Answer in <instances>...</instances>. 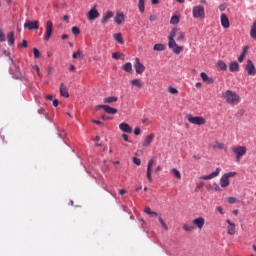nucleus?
<instances>
[{"label":"nucleus","mask_w":256,"mask_h":256,"mask_svg":"<svg viewBox=\"0 0 256 256\" xmlns=\"http://www.w3.org/2000/svg\"><path fill=\"white\" fill-rule=\"evenodd\" d=\"M101 118H102L103 120H109V119H110V117H109L108 115H106V114H103V115L101 116Z\"/></svg>","instance_id":"obj_59"},{"label":"nucleus","mask_w":256,"mask_h":256,"mask_svg":"<svg viewBox=\"0 0 256 256\" xmlns=\"http://www.w3.org/2000/svg\"><path fill=\"white\" fill-rule=\"evenodd\" d=\"M200 78H202V81H204L208 85H211L215 82V80L212 77H209L207 73L204 72L200 73Z\"/></svg>","instance_id":"obj_16"},{"label":"nucleus","mask_w":256,"mask_h":256,"mask_svg":"<svg viewBox=\"0 0 256 256\" xmlns=\"http://www.w3.org/2000/svg\"><path fill=\"white\" fill-rule=\"evenodd\" d=\"M124 71L126 73H131L132 71V63L131 62H127L124 67H123Z\"/></svg>","instance_id":"obj_36"},{"label":"nucleus","mask_w":256,"mask_h":256,"mask_svg":"<svg viewBox=\"0 0 256 256\" xmlns=\"http://www.w3.org/2000/svg\"><path fill=\"white\" fill-rule=\"evenodd\" d=\"M134 68L137 74L141 75L145 71V66L141 63L139 58L135 59Z\"/></svg>","instance_id":"obj_9"},{"label":"nucleus","mask_w":256,"mask_h":256,"mask_svg":"<svg viewBox=\"0 0 256 256\" xmlns=\"http://www.w3.org/2000/svg\"><path fill=\"white\" fill-rule=\"evenodd\" d=\"M204 185V182H200V184L195 188V191L198 192Z\"/></svg>","instance_id":"obj_53"},{"label":"nucleus","mask_w":256,"mask_h":256,"mask_svg":"<svg viewBox=\"0 0 256 256\" xmlns=\"http://www.w3.org/2000/svg\"><path fill=\"white\" fill-rule=\"evenodd\" d=\"M187 120L193 125H205L207 123V120H205L202 116H193L192 114L187 115Z\"/></svg>","instance_id":"obj_4"},{"label":"nucleus","mask_w":256,"mask_h":256,"mask_svg":"<svg viewBox=\"0 0 256 256\" xmlns=\"http://www.w3.org/2000/svg\"><path fill=\"white\" fill-rule=\"evenodd\" d=\"M174 177H177L178 179L182 178L181 172H179L176 168L171 169L170 171Z\"/></svg>","instance_id":"obj_34"},{"label":"nucleus","mask_w":256,"mask_h":256,"mask_svg":"<svg viewBox=\"0 0 256 256\" xmlns=\"http://www.w3.org/2000/svg\"><path fill=\"white\" fill-rule=\"evenodd\" d=\"M72 57L75 58V59H77V58H79V57H82L81 51L78 50L77 52L73 53V54H72Z\"/></svg>","instance_id":"obj_47"},{"label":"nucleus","mask_w":256,"mask_h":256,"mask_svg":"<svg viewBox=\"0 0 256 256\" xmlns=\"http://www.w3.org/2000/svg\"><path fill=\"white\" fill-rule=\"evenodd\" d=\"M248 51H249V46H244V48H242V52H241L240 56L238 57L239 63H242L244 61V58L246 57V54Z\"/></svg>","instance_id":"obj_24"},{"label":"nucleus","mask_w":256,"mask_h":256,"mask_svg":"<svg viewBox=\"0 0 256 256\" xmlns=\"http://www.w3.org/2000/svg\"><path fill=\"white\" fill-rule=\"evenodd\" d=\"M226 223L228 224L227 226V231L230 236H234L236 234V226L233 222H231L229 219H227Z\"/></svg>","instance_id":"obj_14"},{"label":"nucleus","mask_w":256,"mask_h":256,"mask_svg":"<svg viewBox=\"0 0 256 256\" xmlns=\"http://www.w3.org/2000/svg\"><path fill=\"white\" fill-rule=\"evenodd\" d=\"M14 32L13 31H10L9 33H8V35H7V38H8V44L10 45V46H14V44H15V37H14Z\"/></svg>","instance_id":"obj_29"},{"label":"nucleus","mask_w":256,"mask_h":256,"mask_svg":"<svg viewBox=\"0 0 256 256\" xmlns=\"http://www.w3.org/2000/svg\"><path fill=\"white\" fill-rule=\"evenodd\" d=\"M159 221H160V223H161L162 228H163L165 231H167V230H168V226H167V224L165 223L164 219H163L161 216L159 217Z\"/></svg>","instance_id":"obj_40"},{"label":"nucleus","mask_w":256,"mask_h":256,"mask_svg":"<svg viewBox=\"0 0 256 256\" xmlns=\"http://www.w3.org/2000/svg\"><path fill=\"white\" fill-rule=\"evenodd\" d=\"M19 48H27V40H23V42H21L19 45H18Z\"/></svg>","instance_id":"obj_49"},{"label":"nucleus","mask_w":256,"mask_h":256,"mask_svg":"<svg viewBox=\"0 0 256 256\" xmlns=\"http://www.w3.org/2000/svg\"><path fill=\"white\" fill-rule=\"evenodd\" d=\"M216 211H218L221 215H224V210L222 206L216 207Z\"/></svg>","instance_id":"obj_51"},{"label":"nucleus","mask_w":256,"mask_h":256,"mask_svg":"<svg viewBox=\"0 0 256 256\" xmlns=\"http://www.w3.org/2000/svg\"><path fill=\"white\" fill-rule=\"evenodd\" d=\"M117 101H118V98L115 96L104 98V100H103V102L106 104L117 103Z\"/></svg>","instance_id":"obj_31"},{"label":"nucleus","mask_w":256,"mask_h":256,"mask_svg":"<svg viewBox=\"0 0 256 256\" xmlns=\"http://www.w3.org/2000/svg\"><path fill=\"white\" fill-rule=\"evenodd\" d=\"M114 17V12L113 11H106V13L103 15V17H102V20H101V23L103 24V25H105L106 23H107V21L109 20V19H111V18H113Z\"/></svg>","instance_id":"obj_17"},{"label":"nucleus","mask_w":256,"mask_h":256,"mask_svg":"<svg viewBox=\"0 0 256 256\" xmlns=\"http://www.w3.org/2000/svg\"><path fill=\"white\" fill-rule=\"evenodd\" d=\"M168 91L171 95H177L178 94V90L174 87H171V86L168 88Z\"/></svg>","instance_id":"obj_41"},{"label":"nucleus","mask_w":256,"mask_h":256,"mask_svg":"<svg viewBox=\"0 0 256 256\" xmlns=\"http://www.w3.org/2000/svg\"><path fill=\"white\" fill-rule=\"evenodd\" d=\"M113 39L116 40V42H119L120 44L125 43V41L123 39V36H122V33L113 34Z\"/></svg>","instance_id":"obj_30"},{"label":"nucleus","mask_w":256,"mask_h":256,"mask_svg":"<svg viewBox=\"0 0 256 256\" xmlns=\"http://www.w3.org/2000/svg\"><path fill=\"white\" fill-rule=\"evenodd\" d=\"M99 16H100V14L96 8L89 10L87 13L88 21H94V20L98 19Z\"/></svg>","instance_id":"obj_10"},{"label":"nucleus","mask_w":256,"mask_h":256,"mask_svg":"<svg viewBox=\"0 0 256 256\" xmlns=\"http://www.w3.org/2000/svg\"><path fill=\"white\" fill-rule=\"evenodd\" d=\"M195 228L202 230L205 224V219L203 217L195 218L192 221Z\"/></svg>","instance_id":"obj_11"},{"label":"nucleus","mask_w":256,"mask_h":256,"mask_svg":"<svg viewBox=\"0 0 256 256\" xmlns=\"http://www.w3.org/2000/svg\"><path fill=\"white\" fill-rule=\"evenodd\" d=\"M154 165H155V159L152 158L150 159V161H148L147 171H146V177H147V180L150 181V183H152V168Z\"/></svg>","instance_id":"obj_7"},{"label":"nucleus","mask_w":256,"mask_h":256,"mask_svg":"<svg viewBox=\"0 0 256 256\" xmlns=\"http://www.w3.org/2000/svg\"><path fill=\"white\" fill-rule=\"evenodd\" d=\"M177 36V41H182L185 38V35L182 31H179L178 28H173L168 36V47L173 51L174 54L179 55L184 50L183 46H178L175 37Z\"/></svg>","instance_id":"obj_1"},{"label":"nucleus","mask_w":256,"mask_h":256,"mask_svg":"<svg viewBox=\"0 0 256 256\" xmlns=\"http://www.w3.org/2000/svg\"><path fill=\"white\" fill-rule=\"evenodd\" d=\"M145 213L147 215L155 214V211H152L150 207L145 208Z\"/></svg>","instance_id":"obj_50"},{"label":"nucleus","mask_w":256,"mask_h":256,"mask_svg":"<svg viewBox=\"0 0 256 256\" xmlns=\"http://www.w3.org/2000/svg\"><path fill=\"white\" fill-rule=\"evenodd\" d=\"M220 21H221V25H222L223 28L227 29V28L230 27L229 19H228L226 14L221 15V20Z\"/></svg>","instance_id":"obj_20"},{"label":"nucleus","mask_w":256,"mask_h":256,"mask_svg":"<svg viewBox=\"0 0 256 256\" xmlns=\"http://www.w3.org/2000/svg\"><path fill=\"white\" fill-rule=\"evenodd\" d=\"M134 134H135L136 136L140 135V134H141V129H140L139 127L135 128V129H134Z\"/></svg>","instance_id":"obj_52"},{"label":"nucleus","mask_w":256,"mask_h":256,"mask_svg":"<svg viewBox=\"0 0 256 256\" xmlns=\"http://www.w3.org/2000/svg\"><path fill=\"white\" fill-rule=\"evenodd\" d=\"M125 21V15L120 12L117 13V16L114 17V22H116L117 25H121Z\"/></svg>","instance_id":"obj_22"},{"label":"nucleus","mask_w":256,"mask_h":256,"mask_svg":"<svg viewBox=\"0 0 256 256\" xmlns=\"http://www.w3.org/2000/svg\"><path fill=\"white\" fill-rule=\"evenodd\" d=\"M69 71H70V72L75 71V66H74V65H70Z\"/></svg>","instance_id":"obj_64"},{"label":"nucleus","mask_w":256,"mask_h":256,"mask_svg":"<svg viewBox=\"0 0 256 256\" xmlns=\"http://www.w3.org/2000/svg\"><path fill=\"white\" fill-rule=\"evenodd\" d=\"M130 85L133 87H136L138 89H141L143 87V83L140 79H132L130 80Z\"/></svg>","instance_id":"obj_23"},{"label":"nucleus","mask_w":256,"mask_h":256,"mask_svg":"<svg viewBox=\"0 0 256 256\" xmlns=\"http://www.w3.org/2000/svg\"><path fill=\"white\" fill-rule=\"evenodd\" d=\"M193 17L194 19H204L205 17L204 7L201 5L195 6L193 8Z\"/></svg>","instance_id":"obj_5"},{"label":"nucleus","mask_w":256,"mask_h":256,"mask_svg":"<svg viewBox=\"0 0 256 256\" xmlns=\"http://www.w3.org/2000/svg\"><path fill=\"white\" fill-rule=\"evenodd\" d=\"M122 139H124V141L128 142V136L126 134H122Z\"/></svg>","instance_id":"obj_60"},{"label":"nucleus","mask_w":256,"mask_h":256,"mask_svg":"<svg viewBox=\"0 0 256 256\" xmlns=\"http://www.w3.org/2000/svg\"><path fill=\"white\" fill-rule=\"evenodd\" d=\"M24 28H28V30H38L39 29V21H30L27 20L24 24Z\"/></svg>","instance_id":"obj_12"},{"label":"nucleus","mask_w":256,"mask_h":256,"mask_svg":"<svg viewBox=\"0 0 256 256\" xmlns=\"http://www.w3.org/2000/svg\"><path fill=\"white\" fill-rule=\"evenodd\" d=\"M58 105H59L58 99H54V100H53V106H54V107H58Z\"/></svg>","instance_id":"obj_56"},{"label":"nucleus","mask_w":256,"mask_h":256,"mask_svg":"<svg viewBox=\"0 0 256 256\" xmlns=\"http://www.w3.org/2000/svg\"><path fill=\"white\" fill-rule=\"evenodd\" d=\"M68 37H69V36H68L67 34H63V35L61 36V39H62V40H67Z\"/></svg>","instance_id":"obj_61"},{"label":"nucleus","mask_w":256,"mask_h":256,"mask_svg":"<svg viewBox=\"0 0 256 256\" xmlns=\"http://www.w3.org/2000/svg\"><path fill=\"white\" fill-rule=\"evenodd\" d=\"M123 56V54H121V53H114V54H112V58H114V59H121V57Z\"/></svg>","instance_id":"obj_48"},{"label":"nucleus","mask_w":256,"mask_h":256,"mask_svg":"<svg viewBox=\"0 0 256 256\" xmlns=\"http://www.w3.org/2000/svg\"><path fill=\"white\" fill-rule=\"evenodd\" d=\"M220 174V168H216V170L213 172V173H210L208 175H204L202 177H200V179H203V180H211L215 177H218Z\"/></svg>","instance_id":"obj_15"},{"label":"nucleus","mask_w":256,"mask_h":256,"mask_svg":"<svg viewBox=\"0 0 256 256\" xmlns=\"http://www.w3.org/2000/svg\"><path fill=\"white\" fill-rule=\"evenodd\" d=\"M138 9L140 13H144L145 10V0L138 1Z\"/></svg>","instance_id":"obj_32"},{"label":"nucleus","mask_w":256,"mask_h":256,"mask_svg":"<svg viewBox=\"0 0 256 256\" xmlns=\"http://www.w3.org/2000/svg\"><path fill=\"white\" fill-rule=\"evenodd\" d=\"M250 37L256 40V20L253 22L252 26H250Z\"/></svg>","instance_id":"obj_28"},{"label":"nucleus","mask_w":256,"mask_h":256,"mask_svg":"<svg viewBox=\"0 0 256 256\" xmlns=\"http://www.w3.org/2000/svg\"><path fill=\"white\" fill-rule=\"evenodd\" d=\"M0 42L1 43L6 42V37H5V34H4L3 30H0Z\"/></svg>","instance_id":"obj_44"},{"label":"nucleus","mask_w":256,"mask_h":256,"mask_svg":"<svg viewBox=\"0 0 256 256\" xmlns=\"http://www.w3.org/2000/svg\"><path fill=\"white\" fill-rule=\"evenodd\" d=\"M222 98L226 103L232 106H236L237 104L241 103V97L233 91V90H226L222 93Z\"/></svg>","instance_id":"obj_2"},{"label":"nucleus","mask_w":256,"mask_h":256,"mask_svg":"<svg viewBox=\"0 0 256 256\" xmlns=\"http://www.w3.org/2000/svg\"><path fill=\"white\" fill-rule=\"evenodd\" d=\"M125 193H126L125 189H120V190H119V194H120V195H124Z\"/></svg>","instance_id":"obj_63"},{"label":"nucleus","mask_w":256,"mask_h":256,"mask_svg":"<svg viewBox=\"0 0 256 256\" xmlns=\"http://www.w3.org/2000/svg\"><path fill=\"white\" fill-rule=\"evenodd\" d=\"M132 163L136 164L137 166H141V159L140 158H132Z\"/></svg>","instance_id":"obj_45"},{"label":"nucleus","mask_w":256,"mask_h":256,"mask_svg":"<svg viewBox=\"0 0 256 256\" xmlns=\"http://www.w3.org/2000/svg\"><path fill=\"white\" fill-rule=\"evenodd\" d=\"M154 139H155V134H150L146 136L143 142V147H149Z\"/></svg>","instance_id":"obj_19"},{"label":"nucleus","mask_w":256,"mask_h":256,"mask_svg":"<svg viewBox=\"0 0 256 256\" xmlns=\"http://www.w3.org/2000/svg\"><path fill=\"white\" fill-rule=\"evenodd\" d=\"M229 69L231 73H235L239 71V64L236 61H232L229 64Z\"/></svg>","instance_id":"obj_26"},{"label":"nucleus","mask_w":256,"mask_h":256,"mask_svg":"<svg viewBox=\"0 0 256 256\" xmlns=\"http://www.w3.org/2000/svg\"><path fill=\"white\" fill-rule=\"evenodd\" d=\"M179 23V16L173 15L170 19L171 25H177Z\"/></svg>","instance_id":"obj_37"},{"label":"nucleus","mask_w":256,"mask_h":256,"mask_svg":"<svg viewBox=\"0 0 256 256\" xmlns=\"http://www.w3.org/2000/svg\"><path fill=\"white\" fill-rule=\"evenodd\" d=\"M231 151L234 155H236V160L238 162L241 161V158L247 153L245 146H232Z\"/></svg>","instance_id":"obj_3"},{"label":"nucleus","mask_w":256,"mask_h":256,"mask_svg":"<svg viewBox=\"0 0 256 256\" xmlns=\"http://www.w3.org/2000/svg\"><path fill=\"white\" fill-rule=\"evenodd\" d=\"M214 190L215 191H221L219 185L217 183H214Z\"/></svg>","instance_id":"obj_57"},{"label":"nucleus","mask_w":256,"mask_h":256,"mask_svg":"<svg viewBox=\"0 0 256 256\" xmlns=\"http://www.w3.org/2000/svg\"><path fill=\"white\" fill-rule=\"evenodd\" d=\"M92 123L103 126V123L100 120H92Z\"/></svg>","instance_id":"obj_55"},{"label":"nucleus","mask_w":256,"mask_h":256,"mask_svg":"<svg viewBox=\"0 0 256 256\" xmlns=\"http://www.w3.org/2000/svg\"><path fill=\"white\" fill-rule=\"evenodd\" d=\"M182 229H184V231H187V232H192L195 230V226H189L185 224L184 226H182Z\"/></svg>","instance_id":"obj_38"},{"label":"nucleus","mask_w":256,"mask_h":256,"mask_svg":"<svg viewBox=\"0 0 256 256\" xmlns=\"http://www.w3.org/2000/svg\"><path fill=\"white\" fill-rule=\"evenodd\" d=\"M59 91H60V95L62 97H65V98L69 97L68 89H67V86L65 84H60Z\"/></svg>","instance_id":"obj_21"},{"label":"nucleus","mask_w":256,"mask_h":256,"mask_svg":"<svg viewBox=\"0 0 256 256\" xmlns=\"http://www.w3.org/2000/svg\"><path fill=\"white\" fill-rule=\"evenodd\" d=\"M119 129L124 133H132L131 126L125 122L119 124Z\"/></svg>","instance_id":"obj_18"},{"label":"nucleus","mask_w":256,"mask_h":256,"mask_svg":"<svg viewBox=\"0 0 256 256\" xmlns=\"http://www.w3.org/2000/svg\"><path fill=\"white\" fill-rule=\"evenodd\" d=\"M156 20H157V16L156 15L150 16V21L151 22L156 21Z\"/></svg>","instance_id":"obj_58"},{"label":"nucleus","mask_w":256,"mask_h":256,"mask_svg":"<svg viewBox=\"0 0 256 256\" xmlns=\"http://www.w3.org/2000/svg\"><path fill=\"white\" fill-rule=\"evenodd\" d=\"M218 67L222 71H226L227 70V64L223 60H219L218 61Z\"/></svg>","instance_id":"obj_35"},{"label":"nucleus","mask_w":256,"mask_h":256,"mask_svg":"<svg viewBox=\"0 0 256 256\" xmlns=\"http://www.w3.org/2000/svg\"><path fill=\"white\" fill-rule=\"evenodd\" d=\"M151 3H152V5H158L159 4V0H152Z\"/></svg>","instance_id":"obj_62"},{"label":"nucleus","mask_w":256,"mask_h":256,"mask_svg":"<svg viewBox=\"0 0 256 256\" xmlns=\"http://www.w3.org/2000/svg\"><path fill=\"white\" fill-rule=\"evenodd\" d=\"M236 174H237L236 172H229V173H224L223 176L229 179L230 177H235Z\"/></svg>","instance_id":"obj_46"},{"label":"nucleus","mask_w":256,"mask_h":256,"mask_svg":"<svg viewBox=\"0 0 256 256\" xmlns=\"http://www.w3.org/2000/svg\"><path fill=\"white\" fill-rule=\"evenodd\" d=\"M51 35H53V22L48 21L46 22V26H45V34H44V41H49V39L51 38Z\"/></svg>","instance_id":"obj_6"},{"label":"nucleus","mask_w":256,"mask_h":256,"mask_svg":"<svg viewBox=\"0 0 256 256\" xmlns=\"http://www.w3.org/2000/svg\"><path fill=\"white\" fill-rule=\"evenodd\" d=\"M246 72L249 76H255L256 75V68L252 62V60H247L246 63Z\"/></svg>","instance_id":"obj_8"},{"label":"nucleus","mask_w":256,"mask_h":256,"mask_svg":"<svg viewBox=\"0 0 256 256\" xmlns=\"http://www.w3.org/2000/svg\"><path fill=\"white\" fill-rule=\"evenodd\" d=\"M98 108H102L103 111H105L106 113L110 114V115H115L118 113V110L114 107L111 106H107V105H98Z\"/></svg>","instance_id":"obj_13"},{"label":"nucleus","mask_w":256,"mask_h":256,"mask_svg":"<svg viewBox=\"0 0 256 256\" xmlns=\"http://www.w3.org/2000/svg\"><path fill=\"white\" fill-rule=\"evenodd\" d=\"M33 54L36 59L40 58L41 54L37 48H33Z\"/></svg>","instance_id":"obj_43"},{"label":"nucleus","mask_w":256,"mask_h":256,"mask_svg":"<svg viewBox=\"0 0 256 256\" xmlns=\"http://www.w3.org/2000/svg\"><path fill=\"white\" fill-rule=\"evenodd\" d=\"M71 32H72V34H74V35H80L81 30H80L79 27L74 26V27L71 28Z\"/></svg>","instance_id":"obj_39"},{"label":"nucleus","mask_w":256,"mask_h":256,"mask_svg":"<svg viewBox=\"0 0 256 256\" xmlns=\"http://www.w3.org/2000/svg\"><path fill=\"white\" fill-rule=\"evenodd\" d=\"M212 147L213 149H220V150H224L227 151V147L225 146L224 143H220L218 141H215L214 143H212Z\"/></svg>","instance_id":"obj_25"},{"label":"nucleus","mask_w":256,"mask_h":256,"mask_svg":"<svg viewBox=\"0 0 256 256\" xmlns=\"http://www.w3.org/2000/svg\"><path fill=\"white\" fill-rule=\"evenodd\" d=\"M34 70L36 71L38 76H41L40 75V68H39V66H34Z\"/></svg>","instance_id":"obj_54"},{"label":"nucleus","mask_w":256,"mask_h":256,"mask_svg":"<svg viewBox=\"0 0 256 256\" xmlns=\"http://www.w3.org/2000/svg\"><path fill=\"white\" fill-rule=\"evenodd\" d=\"M165 49H166V46L163 44H156L153 47L154 51H165Z\"/></svg>","instance_id":"obj_33"},{"label":"nucleus","mask_w":256,"mask_h":256,"mask_svg":"<svg viewBox=\"0 0 256 256\" xmlns=\"http://www.w3.org/2000/svg\"><path fill=\"white\" fill-rule=\"evenodd\" d=\"M238 202L239 201L235 197H232V196L228 197V203L229 204H236Z\"/></svg>","instance_id":"obj_42"},{"label":"nucleus","mask_w":256,"mask_h":256,"mask_svg":"<svg viewBox=\"0 0 256 256\" xmlns=\"http://www.w3.org/2000/svg\"><path fill=\"white\" fill-rule=\"evenodd\" d=\"M230 184L229 178H227V176L222 175L221 179H220V185L222 188H226L228 187Z\"/></svg>","instance_id":"obj_27"}]
</instances>
